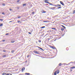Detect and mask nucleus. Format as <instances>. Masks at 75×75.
Masks as SVG:
<instances>
[{"label": "nucleus", "instance_id": "dca6fc26", "mask_svg": "<svg viewBox=\"0 0 75 75\" xmlns=\"http://www.w3.org/2000/svg\"><path fill=\"white\" fill-rule=\"evenodd\" d=\"M15 42V41H13V40L11 41V43H14V42Z\"/></svg>", "mask_w": 75, "mask_h": 75}, {"label": "nucleus", "instance_id": "8fccbe9b", "mask_svg": "<svg viewBox=\"0 0 75 75\" xmlns=\"http://www.w3.org/2000/svg\"><path fill=\"white\" fill-rule=\"evenodd\" d=\"M50 4V5H51V4Z\"/></svg>", "mask_w": 75, "mask_h": 75}, {"label": "nucleus", "instance_id": "37998d69", "mask_svg": "<svg viewBox=\"0 0 75 75\" xmlns=\"http://www.w3.org/2000/svg\"><path fill=\"white\" fill-rule=\"evenodd\" d=\"M53 46H52L51 47V48H53Z\"/></svg>", "mask_w": 75, "mask_h": 75}, {"label": "nucleus", "instance_id": "f257e3e1", "mask_svg": "<svg viewBox=\"0 0 75 75\" xmlns=\"http://www.w3.org/2000/svg\"><path fill=\"white\" fill-rule=\"evenodd\" d=\"M43 0L44 1H45V3H47V4H49V2L47 1H48V0Z\"/></svg>", "mask_w": 75, "mask_h": 75}, {"label": "nucleus", "instance_id": "de8ad7c7", "mask_svg": "<svg viewBox=\"0 0 75 75\" xmlns=\"http://www.w3.org/2000/svg\"><path fill=\"white\" fill-rule=\"evenodd\" d=\"M23 75V74H19V75Z\"/></svg>", "mask_w": 75, "mask_h": 75}, {"label": "nucleus", "instance_id": "6e6552de", "mask_svg": "<svg viewBox=\"0 0 75 75\" xmlns=\"http://www.w3.org/2000/svg\"><path fill=\"white\" fill-rule=\"evenodd\" d=\"M42 13H46V11H45L44 10H42Z\"/></svg>", "mask_w": 75, "mask_h": 75}, {"label": "nucleus", "instance_id": "ea45409f", "mask_svg": "<svg viewBox=\"0 0 75 75\" xmlns=\"http://www.w3.org/2000/svg\"><path fill=\"white\" fill-rule=\"evenodd\" d=\"M62 27H64V28H65V26H64L63 25H62Z\"/></svg>", "mask_w": 75, "mask_h": 75}, {"label": "nucleus", "instance_id": "2eb2a0df", "mask_svg": "<svg viewBox=\"0 0 75 75\" xmlns=\"http://www.w3.org/2000/svg\"><path fill=\"white\" fill-rule=\"evenodd\" d=\"M43 23H48V21H43Z\"/></svg>", "mask_w": 75, "mask_h": 75}, {"label": "nucleus", "instance_id": "aec40b11", "mask_svg": "<svg viewBox=\"0 0 75 75\" xmlns=\"http://www.w3.org/2000/svg\"><path fill=\"white\" fill-rule=\"evenodd\" d=\"M62 65V64H61V63H60L59 64V66H61Z\"/></svg>", "mask_w": 75, "mask_h": 75}, {"label": "nucleus", "instance_id": "c756f323", "mask_svg": "<svg viewBox=\"0 0 75 75\" xmlns=\"http://www.w3.org/2000/svg\"><path fill=\"white\" fill-rule=\"evenodd\" d=\"M50 38H51V39L52 38V36H50Z\"/></svg>", "mask_w": 75, "mask_h": 75}, {"label": "nucleus", "instance_id": "a878e982", "mask_svg": "<svg viewBox=\"0 0 75 75\" xmlns=\"http://www.w3.org/2000/svg\"><path fill=\"white\" fill-rule=\"evenodd\" d=\"M14 52V50H13V51H11V52L12 53H13V52Z\"/></svg>", "mask_w": 75, "mask_h": 75}, {"label": "nucleus", "instance_id": "c85d7f7f", "mask_svg": "<svg viewBox=\"0 0 75 75\" xmlns=\"http://www.w3.org/2000/svg\"><path fill=\"white\" fill-rule=\"evenodd\" d=\"M18 18H21V16H18Z\"/></svg>", "mask_w": 75, "mask_h": 75}, {"label": "nucleus", "instance_id": "72a5a7b5", "mask_svg": "<svg viewBox=\"0 0 75 75\" xmlns=\"http://www.w3.org/2000/svg\"><path fill=\"white\" fill-rule=\"evenodd\" d=\"M3 6H5V4H2Z\"/></svg>", "mask_w": 75, "mask_h": 75}, {"label": "nucleus", "instance_id": "7ed1b4c3", "mask_svg": "<svg viewBox=\"0 0 75 75\" xmlns=\"http://www.w3.org/2000/svg\"><path fill=\"white\" fill-rule=\"evenodd\" d=\"M60 4H62V6H64V3H63V2L62 1H60Z\"/></svg>", "mask_w": 75, "mask_h": 75}, {"label": "nucleus", "instance_id": "bb28decb", "mask_svg": "<svg viewBox=\"0 0 75 75\" xmlns=\"http://www.w3.org/2000/svg\"><path fill=\"white\" fill-rule=\"evenodd\" d=\"M3 52H6V51L5 50H3Z\"/></svg>", "mask_w": 75, "mask_h": 75}, {"label": "nucleus", "instance_id": "f03ea898", "mask_svg": "<svg viewBox=\"0 0 75 75\" xmlns=\"http://www.w3.org/2000/svg\"><path fill=\"white\" fill-rule=\"evenodd\" d=\"M34 52L35 53V54H40L39 53V52H38L37 51H34Z\"/></svg>", "mask_w": 75, "mask_h": 75}, {"label": "nucleus", "instance_id": "0eeeda50", "mask_svg": "<svg viewBox=\"0 0 75 75\" xmlns=\"http://www.w3.org/2000/svg\"><path fill=\"white\" fill-rule=\"evenodd\" d=\"M70 65H71V66H72V65H73V64H74V62H71L70 63Z\"/></svg>", "mask_w": 75, "mask_h": 75}, {"label": "nucleus", "instance_id": "e433bc0d", "mask_svg": "<svg viewBox=\"0 0 75 75\" xmlns=\"http://www.w3.org/2000/svg\"><path fill=\"white\" fill-rule=\"evenodd\" d=\"M20 1V0H18V1H17V2L18 3Z\"/></svg>", "mask_w": 75, "mask_h": 75}, {"label": "nucleus", "instance_id": "2f4dec72", "mask_svg": "<svg viewBox=\"0 0 75 75\" xmlns=\"http://www.w3.org/2000/svg\"><path fill=\"white\" fill-rule=\"evenodd\" d=\"M58 9H59V8H61V7H59L58 8Z\"/></svg>", "mask_w": 75, "mask_h": 75}, {"label": "nucleus", "instance_id": "c9c22d12", "mask_svg": "<svg viewBox=\"0 0 75 75\" xmlns=\"http://www.w3.org/2000/svg\"><path fill=\"white\" fill-rule=\"evenodd\" d=\"M28 34H31V33H30V32H28Z\"/></svg>", "mask_w": 75, "mask_h": 75}, {"label": "nucleus", "instance_id": "7c9ffc66", "mask_svg": "<svg viewBox=\"0 0 75 75\" xmlns=\"http://www.w3.org/2000/svg\"><path fill=\"white\" fill-rule=\"evenodd\" d=\"M8 35V33H6L5 34V35Z\"/></svg>", "mask_w": 75, "mask_h": 75}, {"label": "nucleus", "instance_id": "cd10ccee", "mask_svg": "<svg viewBox=\"0 0 75 75\" xmlns=\"http://www.w3.org/2000/svg\"><path fill=\"white\" fill-rule=\"evenodd\" d=\"M32 14H34V12H32Z\"/></svg>", "mask_w": 75, "mask_h": 75}, {"label": "nucleus", "instance_id": "423d86ee", "mask_svg": "<svg viewBox=\"0 0 75 75\" xmlns=\"http://www.w3.org/2000/svg\"><path fill=\"white\" fill-rule=\"evenodd\" d=\"M55 8H56V7H52L50 8L52 10H55Z\"/></svg>", "mask_w": 75, "mask_h": 75}, {"label": "nucleus", "instance_id": "f704fd0d", "mask_svg": "<svg viewBox=\"0 0 75 75\" xmlns=\"http://www.w3.org/2000/svg\"><path fill=\"white\" fill-rule=\"evenodd\" d=\"M30 57V55H28L27 56V58H28Z\"/></svg>", "mask_w": 75, "mask_h": 75}, {"label": "nucleus", "instance_id": "f3484780", "mask_svg": "<svg viewBox=\"0 0 75 75\" xmlns=\"http://www.w3.org/2000/svg\"><path fill=\"white\" fill-rule=\"evenodd\" d=\"M45 26H42L41 27V28H45Z\"/></svg>", "mask_w": 75, "mask_h": 75}, {"label": "nucleus", "instance_id": "393cba45", "mask_svg": "<svg viewBox=\"0 0 75 75\" xmlns=\"http://www.w3.org/2000/svg\"><path fill=\"white\" fill-rule=\"evenodd\" d=\"M6 73H3L2 74V75H5V74H6Z\"/></svg>", "mask_w": 75, "mask_h": 75}, {"label": "nucleus", "instance_id": "4c0bfd02", "mask_svg": "<svg viewBox=\"0 0 75 75\" xmlns=\"http://www.w3.org/2000/svg\"><path fill=\"white\" fill-rule=\"evenodd\" d=\"M9 10L10 11H11L12 10V9H9Z\"/></svg>", "mask_w": 75, "mask_h": 75}, {"label": "nucleus", "instance_id": "ddd939ff", "mask_svg": "<svg viewBox=\"0 0 75 75\" xmlns=\"http://www.w3.org/2000/svg\"><path fill=\"white\" fill-rule=\"evenodd\" d=\"M18 23H21V21H17Z\"/></svg>", "mask_w": 75, "mask_h": 75}, {"label": "nucleus", "instance_id": "9d476101", "mask_svg": "<svg viewBox=\"0 0 75 75\" xmlns=\"http://www.w3.org/2000/svg\"><path fill=\"white\" fill-rule=\"evenodd\" d=\"M25 74L26 75H30V73H25Z\"/></svg>", "mask_w": 75, "mask_h": 75}, {"label": "nucleus", "instance_id": "a18cd8bd", "mask_svg": "<svg viewBox=\"0 0 75 75\" xmlns=\"http://www.w3.org/2000/svg\"><path fill=\"white\" fill-rule=\"evenodd\" d=\"M72 71V70H70V71Z\"/></svg>", "mask_w": 75, "mask_h": 75}, {"label": "nucleus", "instance_id": "39448f33", "mask_svg": "<svg viewBox=\"0 0 75 75\" xmlns=\"http://www.w3.org/2000/svg\"><path fill=\"white\" fill-rule=\"evenodd\" d=\"M57 6H61V5H59V4H57L56 5H54V7H57Z\"/></svg>", "mask_w": 75, "mask_h": 75}, {"label": "nucleus", "instance_id": "473e14b6", "mask_svg": "<svg viewBox=\"0 0 75 75\" xmlns=\"http://www.w3.org/2000/svg\"><path fill=\"white\" fill-rule=\"evenodd\" d=\"M38 41L39 42H41V40H39Z\"/></svg>", "mask_w": 75, "mask_h": 75}, {"label": "nucleus", "instance_id": "4468645a", "mask_svg": "<svg viewBox=\"0 0 75 75\" xmlns=\"http://www.w3.org/2000/svg\"><path fill=\"white\" fill-rule=\"evenodd\" d=\"M39 49H40V50H42V51H44V50H43V49L42 48H41L40 47H39Z\"/></svg>", "mask_w": 75, "mask_h": 75}, {"label": "nucleus", "instance_id": "9b49d317", "mask_svg": "<svg viewBox=\"0 0 75 75\" xmlns=\"http://www.w3.org/2000/svg\"><path fill=\"white\" fill-rule=\"evenodd\" d=\"M2 57H3V58H4L5 57H6V55H3L2 56Z\"/></svg>", "mask_w": 75, "mask_h": 75}, {"label": "nucleus", "instance_id": "412c9836", "mask_svg": "<svg viewBox=\"0 0 75 75\" xmlns=\"http://www.w3.org/2000/svg\"><path fill=\"white\" fill-rule=\"evenodd\" d=\"M3 25V23H1V24H0V27H1Z\"/></svg>", "mask_w": 75, "mask_h": 75}, {"label": "nucleus", "instance_id": "b1692460", "mask_svg": "<svg viewBox=\"0 0 75 75\" xmlns=\"http://www.w3.org/2000/svg\"><path fill=\"white\" fill-rule=\"evenodd\" d=\"M61 30H62V31H63L64 30V28H62L61 29Z\"/></svg>", "mask_w": 75, "mask_h": 75}, {"label": "nucleus", "instance_id": "a211bd4d", "mask_svg": "<svg viewBox=\"0 0 75 75\" xmlns=\"http://www.w3.org/2000/svg\"><path fill=\"white\" fill-rule=\"evenodd\" d=\"M52 49H54V50H55L56 49V48H55V47H53V48H52Z\"/></svg>", "mask_w": 75, "mask_h": 75}, {"label": "nucleus", "instance_id": "09e8293b", "mask_svg": "<svg viewBox=\"0 0 75 75\" xmlns=\"http://www.w3.org/2000/svg\"><path fill=\"white\" fill-rule=\"evenodd\" d=\"M46 5H48V4H46Z\"/></svg>", "mask_w": 75, "mask_h": 75}, {"label": "nucleus", "instance_id": "1a4fd4ad", "mask_svg": "<svg viewBox=\"0 0 75 75\" xmlns=\"http://www.w3.org/2000/svg\"><path fill=\"white\" fill-rule=\"evenodd\" d=\"M74 68H75V66L73 67L70 68V69H74Z\"/></svg>", "mask_w": 75, "mask_h": 75}, {"label": "nucleus", "instance_id": "58836bf2", "mask_svg": "<svg viewBox=\"0 0 75 75\" xmlns=\"http://www.w3.org/2000/svg\"><path fill=\"white\" fill-rule=\"evenodd\" d=\"M2 14H4V12H3L2 13Z\"/></svg>", "mask_w": 75, "mask_h": 75}, {"label": "nucleus", "instance_id": "4be33fe9", "mask_svg": "<svg viewBox=\"0 0 75 75\" xmlns=\"http://www.w3.org/2000/svg\"><path fill=\"white\" fill-rule=\"evenodd\" d=\"M52 30H55L56 29V28H52Z\"/></svg>", "mask_w": 75, "mask_h": 75}, {"label": "nucleus", "instance_id": "5701e85b", "mask_svg": "<svg viewBox=\"0 0 75 75\" xmlns=\"http://www.w3.org/2000/svg\"><path fill=\"white\" fill-rule=\"evenodd\" d=\"M0 21H3V19H0Z\"/></svg>", "mask_w": 75, "mask_h": 75}, {"label": "nucleus", "instance_id": "c03bdc74", "mask_svg": "<svg viewBox=\"0 0 75 75\" xmlns=\"http://www.w3.org/2000/svg\"><path fill=\"white\" fill-rule=\"evenodd\" d=\"M12 21H10L9 22V23H11V22H12Z\"/></svg>", "mask_w": 75, "mask_h": 75}, {"label": "nucleus", "instance_id": "20e7f679", "mask_svg": "<svg viewBox=\"0 0 75 75\" xmlns=\"http://www.w3.org/2000/svg\"><path fill=\"white\" fill-rule=\"evenodd\" d=\"M25 70V68L23 67L22 69V71L23 72V71H24Z\"/></svg>", "mask_w": 75, "mask_h": 75}, {"label": "nucleus", "instance_id": "f8f14e48", "mask_svg": "<svg viewBox=\"0 0 75 75\" xmlns=\"http://www.w3.org/2000/svg\"><path fill=\"white\" fill-rule=\"evenodd\" d=\"M10 75H12V74H10V73H7L5 75H10Z\"/></svg>", "mask_w": 75, "mask_h": 75}, {"label": "nucleus", "instance_id": "79ce46f5", "mask_svg": "<svg viewBox=\"0 0 75 75\" xmlns=\"http://www.w3.org/2000/svg\"><path fill=\"white\" fill-rule=\"evenodd\" d=\"M50 40V38H48V40Z\"/></svg>", "mask_w": 75, "mask_h": 75}, {"label": "nucleus", "instance_id": "49530a36", "mask_svg": "<svg viewBox=\"0 0 75 75\" xmlns=\"http://www.w3.org/2000/svg\"><path fill=\"white\" fill-rule=\"evenodd\" d=\"M36 44H37V43H38L36 41Z\"/></svg>", "mask_w": 75, "mask_h": 75}, {"label": "nucleus", "instance_id": "a19ab883", "mask_svg": "<svg viewBox=\"0 0 75 75\" xmlns=\"http://www.w3.org/2000/svg\"><path fill=\"white\" fill-rule=\"evenodd\" d=\"M2 41H3V42H4L5 41V40H2Z\"/></svg>", "mask_w": 75, "mask_h": 75}, {"label": "nucleus", "instance_id": "6ab92c4d", "mask_svg": "<svg viewBox=\"0 0 75 75\" xmlns=\"http://www.w3.org/2000/svg\"><path fill=\"white\" fill-rule=\"evenodd\" d=\"M26 6V4H24L23 5V7H24V6Z\"/></svg>", "mask_w": 75, "mask_h": 75}]
</instances>
